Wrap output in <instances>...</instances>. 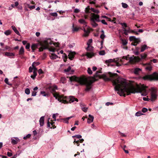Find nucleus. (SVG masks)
Here are the masks:
<instances>
[{"label":"nucleus","instance_id":"49","mask_svg":"<svg viewBox=\"0 0 158 158\" xmlns=\"http://www.w3.org/2000/svg\"><path fill=\"white\" fill-rule=\"evenodd\" d=\"M31 136V135L30 134H28L26 136H25L23 137V139H26L27 138H29Z\"/></svg>","mask_w":158,"mask_h":158},{"label":"nucleus","instance_id":"11","mask_svg":"<svg viewBox=\"0 0 158 158\" xmlns=\"http://www.w3.org/2000/svg\"><path fill=\"white\" fill-rule=\"evenodd\" d=\"M140 42V40L139 38H136L135 40L133 42H132L131 44L132 45L136 46Z\"/></svg>","mask_w":158,"mask_h":158},{"label":"nucleus","instance_id":"36","mask_svg":"<svg viewBox=\"0 0 158 158\" xmlns=\"http://www.w3.org/2000/svg\"><path fill=\"white\" fill-rule=\"evenodd\" d=\"M142 114H143L141 113L140 111L137 112L135 114V115L137 116H139Z\"/></svg>","mask_w":158,"mask_h":158},{"label":"nucleus","instance_id":"55","mask_svg":"<svg viewBox=\"0 0 158 158\" xmlns=\"http://www.w3.org/2000/svg\"><path fill=\"white\" fill-rule=\"evenodd\" d=\"M142 111L143 112L145 113L147 111L148 109H147L144 107V108H143Z\"/></svg>","mask_w":158,"mask_h":158},{"label":"nucleus","instance_id":"2","mask_svg":"<svg viewBox=\"0 0 158 158\" xmlns=\"http://www.w3.org/2000/svg\"><path fill=\"white\" fill-rule=\"evenodd\" d=\"M55 90L54 89H52V91L53 92H54ZM52 94L56 99H57L59 102H62L63 103L68 104L69 103L73 102L75 101L77 102L78 101V100L73 96H64L63 95H60L56 93H52Z\"/></svg>","mask_w":158,"mask_h":158},{"label":"nucleus","instance_id":"61","mask_svg":"<svg viewBox=\"0 0 158 158\" xmlns=\"http://www.w3.org/2000/svg\"><path fill=\"white\" fill-rule=\"evenodd\" d=\"M101 22L102 23L105 24V25H107V23L105 21V20L104 19L102 20L101 21Z\"/></svg>","mask_w":158,"mask_h":158},{"label":"nucleus","instance_id":"58","mask_svg":"<svg viewBox=\"0 0 158 158\" xmlns=\"http://www.w3.org/2000/svg\"><path fill=\"white\" fill-rule=\"evenodd\" d=\"M123 31H124V33L126 35H128V32H127L128 31H127V30L125 29L124 30H123Z\"/></svg>","mask_w":158,"mask_h":158},{"label":"nucleus","instance_id":"62","mask_svg":"<svg viewBox=\"0 0 158 158\" xmlns=\"http://www.w3.org/2000/svg\"><path fill=\"white\" fill-rule=\"evenodd\" d=\"M32 70H33V67L32 66H30L29 69V72L30 73L32 72Z\"/></svg>","mask_w":158,"mask_h":158},{"label":"nucleus","instance_id":"63","mask_svg":"<svg viewBox=\"0 0 158 158\" xmlns=\"http://www.w3.org/2000/svg\"><path fill=\"white\" fill-rule=\"evenodd\" d=\"M24 7H26L27 8V7H29V6H30V5L29 4H28L26 3H25L24 4Z\"/></svg>","mask_w":158,"mask_h":158},{"label":"nucleus","instance_id":"17","mask_svg":"<svg viewBox=\"0 0 158 158\" xmlns=\"http://www.w3.org/2000/svg\"><path fill=\"white\" fill-rule=\"evenodd\" d=\"M50 56V58L53 60L55 59L58 57V56L54 53H52Z\"/></svg>","mask_w":158,"mask_h":158},{"label":"nucleus","instance_id":"20","mask_svg":"<svg viewBox=\"0 0 158 158\" xmlns=\"http://www.w3.org/2000/svg\"><path fill=\"white\" fill-rule=\"evenodd\" d=\"M86 56L88 58H91L94 56V54L93 53L87 52Z\"/></svg>","mask_w":158,"mask_h":158},{"label":"nucleus","instance_id":"10","mask_svg":"<svg viewBox=\"0 0 158 158\" xmlns=\"http://www.w3.org/2000/svg\"><path fill=\"white\" fill-rule=\"evenodd\" d=\"M94 117L92 115L89 114V118L87 120V123H90L92 122L94 120Z\"/></svg>","mask_w":158,"mask_h":158},{"label":"nucleus","instance_id":"47","mask_svg":"<svg viewBox=\"0 0 158 158\" xmlns=\"http://www.w3.org/2000/svg\"><path fill=\"white\" fill-rule=\"evenodd\" d=\"M129 33H134L136 35H138L139 33L137 31H135L134 30H130Z\"/></svg>","mask_w":158,"mask_h":158},{"label":"nucleus","instance_id":"28","mask_svg":"<svg viewBox=\"0 0 158 158\" xmlns=\"http://www.w3.org/2000/svg\"><path fill=\"white\" fill-rule=\"evenodd\" d=\"M40 94H41L44 96H48V94H46L45 92L44 91H41L40 92Z\"/></svg>","mask_w":158,"mask_h":158},{"label":"nucleus","instance_id":"32","mask_svg":"<svg viewBox=\"0 0 158 158\" xmlns=\"http://www.w3.org/2000/svg\"><path fill=\"white\" fill-rule=\"evenodd\" d=\"M37 75V73L35 72H33V74L31 76V77L33 79H34Z\"/></svg>","mask_w":158,"mask_h":158},{"label":"nucleus","instance_id":"12","mask_svg":"<svg viewBox=\"0 0 158 158\" xmlns=\"http://www.w3.org/2000/svg\"><path fill=\"white\" fill-rule=\"evenodd\" d=\"M15 139L12 138L11 139V143L13 144H17L18 142L19 141V140L18 138L15 137Z\"/></svg>","mask_w":158,"mask_h":158},{"label":"nucleus","instance_id":"24","mask_svg":"<svg viewBox=\"0 0 158 158\" xmlns=\"http://www.w3.org/2000/svg\"><path fill=\"white\" fill-rule=\"evenodd\" d=\"M4 33L5 35L7 36L10 35L11 33V31L10 30H8L5 31Z\"/></svg>","mask_w":158,"mask_h":158},{"label":"nucleus","instance_id":"41","mask_svg":"<svg viewBox=\"0 0 158 158\" xmlns=\"http://www.w3.org/2000/svg\"><path fill=\"white\" fill-rule=\"evenodd\" d=\"M147 57V55L146 54H143L141 55V57L142 59H144Z\"/></svg>","mask_w":158,"mask_h":158},{"label":"nucleus","instance_id":"15","mask_svg":"<svg viewBox=\"0 0 158 158\" xmlns=\"http://www.w3.org/2000/svg\"><path fill=\"white\" fill-rule=\"evenodd\" d=\"M75 52H71L69 55V58L70 60H72L74 57V55L75 54Z\"/></svg>","mask_w":158,"mask_h":158},{"label":"nucleus","instance_id":"64","mask_svg":"<svg viewBox=\"0 0 158 158\" xmlns=\"http://www.w3.org/2000/svg\"><path fill=\"white\" fill-rule=\"evenodd\" d=\"M35 8V6L34 5L32 6H29V8L31 10H32L34 9Z\"/></svg>","mask_w":158,"mask_h":158},{"label":"nucleus","instance_id":"9","mask_svg":"<svg viewBox=\"0 0 158 158\" xmlns=\"http://www.w3.org/2000/svg\"><path fill=\"white\" fill-rule=\"evenodd\" d=\"M114 62L115 63L116 66H120L121 64H119L117 62V60H115L114 59H110L108 60H106V63L107 64L109 63H110Z\"/></svg>","mask_w":158,"mask_h":158},{"label":"nucleus","instance_id":"23","mask_svg":"<svg viewBox=\"0 0 158 158\" xmlns=\"http://www.w3.org/2000/svg\"><path fill=\"white\" fill-rule=\"evenodd\" d=\"M121 40L122 41V44L123 45H125L127 44V42L126 40H124L121 38Z\"/></svg>","mask_w":158,"mask_h":158},{"label":"nucleus","instance_id":"8","mask_svg":"<svg viewBox=\"0 0 158 158\" xmlns=\"http://www.w3.org/2000/svg\"><path fill=\"white\" fill-rule=\"evenodd\" d=\"M91 16V21H94L100 22L99 16L98 15H96L94 13H92Z\"/></svg>","mask_w":158,"mask_h":158},{"label":"nucleus","instance_id":"19","mask_svg":"<svg viewBox=\"0 0 158 158\" xmlns=\"http://www.w3.org/2000/svg\"><path fill=\"white\" fill-rule=\"evenodd\" d=\"M5 55L6 56H15V54L12 52H6L5 53Z\"/></svg>","mask_w":158,"mask_h":158},{"label":"nucleus","instance_id":"50","mask_svg":"<svg viewBox=\"0 0 158 158\" xmlns=\"http://www.w3.org/2000/svg\"><path fill=\"white\" fill-rule=\"evenodd\" d=\"M91 10L92 11L94 12L97 13H98L99 12V11L97 10H95L93 8H91Z\"/></svg>","mask_w":158,"mask_h":158},{"label":"nucleus","instance_id":"1","mask_svg":"<svg viewBox=\"0 0 158 158\" xmlns=\"http://www.w3.org/2000/svg\"><path fill=\"white\" fill-rule=\"evenodd\" d=\"M101 73L100 72L97 71L95 74L94 75L93 78V81L89 82L88 79L85 76H82L80 77H77L75 76H73L69 77V80L71 81H76L78 82L81 85H85L86 88L85 89L86 91H88L91 88V83L98 79L96 78H102L105 81H112L113 85H115L114 89L118 91V94L120 96H126V94L129 95L131 93H135L137 92H142L141 95L145 96L147 94V91L146 89L147 87L144 85L138 87V89H135V87L127 83L126 80L123 78L118 77L116 79L117 76V73H112L109 72L107 74H103L101 75L99 74Z\"/></svg>","mask_w":158,"mask_h":158},{"label":"nucleus","instance_id":"43","mask_svg":"<svg viewBox=\"0 0 158 158\" xmlns=\"http://www.w3.org/2000/svg\"><path fill=\"white\" fill-rule=\"evenodd\" d=\"M81 109L84 112H86L87 111L88 108L84 107H81Z\"/></svg>","mask_w":158,"mask_h":158},{"label":"nucleus","instance_id":"3","mask_svg":"<svg viewBox=\"0 0 158 158\" xmlns=\"http://www.w3.org/2000/svg\"><path fill=\"white\" fill-rule=\"evenodd\" d=\"M53 44L50 39H48L44 41V44L41 45V47L39 48L40 52L42 51L44 49H48L50 51L54 52L55 48H49V45H51Z\"/></svg>","mask_w":158,"mask_h":158},{"label":"nucleus","instance_id":"18","mask_svg":"<svg viewBox=\"0 0 158 158\" xmlns=\"http://www.w3.org/2000/svg\"><path fill=\"white\" fill-rule=\"evenodd\" d=\"M80 29L79 27H74V24L73 25L72 31L73 32L77 31Z\"/></svg>","mask_w":158,"mask_h":158},{"label":"nucleus","instance_id":"37","mask_svg":"<svg viewBox=\"0 0 158 158\" xmlns=\"http://www.w3.org/2000/svg\"><path fill=\"white\" fill-rule=\"evenodd\" d=\"M63 57L64 58V62H66L67 58V55L65 54H64L63 55Z\"/></svg>","mask_w":158,"mask_h":158},{"label":"nucleus","instance_id":"27","mask_svg":"<svg viewBox=\"0 0 158 158\" xmlns=\"http://www.w3.org/2000/svg\"><path fill=\"white\" fill-rule=\"evenodd\" d=\"M145 69L147 70L150 71L152 70V67L150 65H148L145 67Z\"/></svg>","mask_w":158,"mask_h":158},{"label":"nucleus","instance_id":"7","mask_svg":"<svg viewBox=\"0 0 158 158\" xmlns=\"http://www.w3.org/2000/svg\"><path fill=\"white\" fill-rule=\"evenodd\" d=\"M151 96V99L152 101H154L157 98V95L156 94V90L153 88H152Z\"/></svg>","mask_w":158,"mask_h":158},{"label":"nucleus","instance_id":"45","mask_svg":"<svg viewBox=\"0 0 158 158\" xmlns=\"http://www.w3.org/2000/svg\"><path fill=\"white\" fill-rule=\"evenodd\" d=\"M92 39H90L88 41L87 43V44L88 46H90V44L92 43Z\"/></svg>","mask_w":158,"mask_h":158},{"label":"nucleus","instance_id":"51","mask_svg":"<svg viewBox=\"0 0 158 158\" xmlns=\"http://www.w3.org/2000/svg\"><path fill=\"white\" fill-rule=\"evenodd\" d=\"M120 24H121L122 26L124 27H127V24L124 23H120Z\"/></svg>","mask_w":158,"mask_h":158},{"label":"nucleus","instance_id":"53","mask_svg":"<svg viewBox=\"0 0 158 158\" xmlns=\"http://www.w3.org/2000/svg\"><path fill=\"white\" fill-rule=\"evenodd\" d=\"M80 10H79V9L76 8L74 10V12L75 13H79L80 12Z\"/></svg>","mask_w":158,"mask_h":158},{"label":"nucleus","instance_id":"14","mask_svg":"<svg viewBox=\"0 0 158 158\" xmlns=\"http://www.w3.org/2000/svg\"><path fill=\"white\" fill-rule=\"evenodd\" d=\"M40 125V126H42L44 124V116L41 117L39 121Z\"/></svg>","mask_w":158,"mask_h":158},{"label":"nucleus","instance_id":"56","mask_svg":"<svg viewBox=\"0 0 158 158\" xmlns=\"http://www.w3.org/2000/svg\"><path fill=\"white\" fill-rule=\"evenodd\" d=\"M4 81L8 85H11L10 84H9L8 82V80L7 78H6L5 79Z\"/></svg>","mask_w":158,"mask_h":158},{"label":"nucleus","instance_id":"48","mask_svg":"<svg viewBox=\"0 0 158 158\" xmlns=\"http://www.w3.org/2000/svg\"><path fill=\"white\" fill-rule=\"evenodd\" d=\"M50 15L56 17L57 16V14L56 12H53L50 13Z\"/></svg>","mask_w":158,"mask_h":158},{"label":"nucleus","instance_id":"4","mask_svg":"<svg viewBox=\"0 0 158 158\" xmlns=\"http://www.w3.org/2000/svg\"><path fill=\"white\" fill-rule=\"evenodd\" d=\"M78 22L80 23L85 25V27H83V31H84V33L83 36L85 37L87 36L90 33V29L87 26L86 22L84 19H82L79 20Z\"/></svg>","mask_w":158,"mask_h":158},{"label":"nucleus","instance_id":"60","mask_svg":"<svg viewBox=\"0 0 158 158\" xmlns=\"http://www.w3.org/2000/svg\"><path fill=\"white\" fill-rule=\"evenodd\" d=\"M30 47V44L29 43L27 44L25 47L26 48V49H29Z\"/></svg>","mask_w":158,"mask_h":158},{"label":"nucleus","instance_id":"29","mask_svg":"<svg viewBox=\"0 0 158 158\" xmlns=\"http://www.w3.org/2000/svg\"><path fill=\"white\" fill-rule=\"evenodd\" d=\"M60 81L62 83H64L66 82V79L64 77H61L60 80Z\"/></svg>","mask_w":158,"mask_h":158},{"label":"nucleus","instance_id":"34","mask_svg":"<svg viewBox=\"0 0 158 158\" xmlns=\"http://www.w3.org/2000/svg\"><path fill=\"white\" fill-rule=\"evenodd\" d=\"M25 92L26 94L27 95H29L30 93V90L28 88H26L25 90Z\"/></svg>","mask_w":158,"mask_h":158},{"label":"nucleus","instance_id":"16","mask_svg":"<svg viewBox=\"0 0 158 158\" xmlns=\"http://www.w3.org/2000/svg\"><path fill=\"white\" fill-rule=\"evenodd\" d=\"M11 28L16 34L18 35H20L19 31L17 30L15 26H11Z\"/></svg>","mask_w":158,"mask_h":158},{"label":"nucleus","instance_id":"39","mask_svg":"<svg viewBox=\"0 0 158 158\" xmlns=\"http://www.w3.org/2000/svg\"><path fill=\"white\" fill-rule=\"evenodd\" d=\"M135 37L134 36H131L129 37V40L131 41H132L135 40Z\"/></svg>","mask_w":158,"mask_h":158},{"label":"nucleus","instance_id":"25","mask_svg":"<svg viewBox=\"0 0 158 158\" xmlns=\"http://www.w3.org/2000/svg\"><path fill=\"white\" fill-rule=\"evenodd\" d=\"M147 47V46L146 45H143L142 46L140 52H143L144 51V50L146 49Z\"/></svg>","mask_w":158,"mask_h":158},{"label":"nucleus","instance_id":"46","mask_svg":"<svg viewBox=\"0 0 158 158\" xmlns=\"http://www.w3.org/2000/svg\"><path fill=\"white\" fill-rule=\"evenodd\" d=\"M93 47L92 46H88V47L86 49L87 51H91L92 50Z\"/></svg>","mask_w":158,"mask_h":158},{"label":"nucleus","instance_id":"42","mask_svg":"<svg viewBox=\"0 0 158 158\" xmlns=\"http://www.w3.org/2000/svg\"><path fill=\"white\" fill-rule=\"evenodd\" d=\"M122 5L123 7L124 8H126L128 6V5L125 3H122Z\"/></svg>","mask_w":158,"mask_h":158},{"label":"nucleus","instance_id":"22","mask_svg":"<svg viewBox=\"0 0 158 158\" xmlns=\"http://www.w3.org/2000/svg\"><path fill=\"white\" fill-rule=\"evenodd\" d=\"M37 48V45L35 44H33L31 46V48L33 52H34L35 49Z\"/></svg>","mask_w":158,"mask_h":158},{"label":"nucleus","instance_id":"6","mask_svg":"<svg viewBox=\"0 0 158 158\" xmlns=\"http://www.w3.org/2000/svg\"><path fill=\"white\" fill-rule=\"evenodd\" d=\"M123 58L127 60H129V61L131 63L137 62L139 60V58L136 56H133L132 57H129L126 56H124Z\"/></svg>","mask_w":158,"mask_h":158},{"label":"nucleus","instance_id":"38","mask_svg":"<svg viewBox=\"0 0 158 158\" xmlns=\"http://www.w3.org/2000/svg\"><path fill=\"white\" fill-rule=\"evenodd\" d=\"M72 117H68L66 118H64V121L66 123H68V120H69V119L70 118H71Z\"/></svg>","mask_w":158,"mask_h":158},{"label":"nucleus","instance_id":"21","mask_svg":"<svg viewBox=\"0 0 158 158\" xmlns=\"http://www.w3.org/2000/svg\"><path fill=\"white\" fill-rule=\"evenodd\" d=\"M24 53V49L23 47H21L19 51V54L20 55H23Z\"/></svg>","mask_w":158,"mask_h":158},{"label":"nucleus","instance_id":"26","mask_svg":"<svg viewBox=\"0 0 158 158\" xmlns=\"http://www.w3.org/2000/svg\"><path fill=\"white\" fill-rule=\"evenodd\" d=\"M90 8L89 7V6H88L87 7H86L85 8V12L86 14L90 13Z\"/></svg>","mask_w":158,"mask_h":158},{"label":"nucleus","instance_id":"13","mask_svg":"<svg viewBox=\"0 0 158 158\" xmlns=\"http://www.w3.org/2000/svg\"><path fill=\"white\" fill-rule=\"evenodd\" d=\"M141 69L139 68H135L134 69L133 73L135 75H138L139 73L141 71Z\"/></svg>","mask_w":158,"mask_h":158},{"label":"nucleus","instance_id":"30","mask_svg":"<svg viewBox=\"0 0 158 158\" xmlns=\"http://www.w3.org/2000/svg\"><path fill=\"white\" fill-rule=\"evenodd\" d=\"M102 34L101 35L100 38L101 39H102L103 40L105 37V35H104V31L102 30Z\"/></svg>","mask_w":158,"mask_h":158},{"label":"nucleus","instance_id":"57","mask_svg":"<svg viewBox=\"0 0 158 158\" xmlns=\"http://www.w3.org/2000/svg\"><path fill=\"white\" fill-rule=\"evenodd\" d=\"M33 67V69L34 70L33 72H35V73H37V69L36 68L35 66H32Z\"/></svg>","mask_w":158,"mask_h":158},{"label":"nucleus","instance_id":"54","mask_svg":"<svg viewBox=\"0 0 158 158\" xmlns=\"http://www.w3.org/2000/svg\"><path fill=\"white\" fill-rule=\"evenodd\" d=\"M73 137H76L77 138L80 139L81 138V136L80 135H78L73 136Z\"/></svg>","mask_w":158,"mask_h":158},{"label":"nucleus","instance_id":"33","mask_svg":"<svg viewBox=\"0 0 158 158\" xmlns=\"http://www.w3.org/2000/svg\"><path fill=\"white\" fill-rule=\"evenodd\" d=\"M71 69V67L70 66H69L67 69L64 70V72L66 73H67L70 72Z\"/></svg>","mask_w":158,"mask_h":158},{"label":"nucleus","instance_id":"52","mask_svg":"<svg viewBox=\"0 0 158 158\" xmlns=\"http://www.w3.org/2000/svg\"><path fill=\"white\" fill-rule=\"evenodd\" d=\"M36 93L37 92L36 91H34L32 92L31 94V96H35L36 95Z\"/></svg>","mask_w":158,"mask_h":158},{"label":"nucleus","instance_id":"59","mask_svg":"<svg viewBox=\"0 0 158 158\" xmlns=\"http://www.w3.org/2000/svg\"><path fill=\"white\" fill-rule=\"evenodd\" d=\"M39 74L40 75L43 73V71L41 69H39L38 71Z\"/></svg>","mask_w":158,"mask_h":158},{"label":"nucleus","instance_id":"31","mask_svg":"<svg viewBox=\"0 0 158 158\" xmlns=\"http://www.w3.org/2000/svg\"><path fill=\"white\" fill-rule=\"evenodd\" d=\"M91 24H92V26L94 27H95L98 26V24L97 23H96L95 22V21H91Z\"/></svg>","mask_w":158,"mask_h":158},{"label":"nucleus","instance_id":"40","mask_svg":"<svg viewBox=\"0 0 158 158\" xmlns=\"http://www.w3.org/2000/svg\"><path fill=\"white\" fill-rule=\"evenodd\" d=\"M87 72L89 74H91L92 73V71L91 70L90 68H88L87 69Z\"/></svg>","mask_w":158,"mask_h":158},{"label":"nucleus","instance_id":"35","mask_svg":"<svg viewBox=\"0 0 158 158\" xmlns=\"http://www.w3.org/2000/svg\"><path fill=\"white\" fill-rule=\"evenodd\" d=\"M40 63L39 62H34L32 64V66H36L40 64Z\"/></svg>","mask_w":158,"mask_h":158},{"label":"nucleus","instance_id":"44","mask_svg":"<svg viewBox=\"0 0 158 158\" xmlns=\"http://www.w3.org/2000/svg\"><path fill=\"white\" fill-rule=\"evenodd\" d=\"M99 53L100 55H104L105 54V52L104 50H102L99 52Z\"/></svg>","mask_w":158,"mask_h":158},{"label":"nucleus","instance_id":"5","mask_svg":"<svg viewBox=\"0 0 158 158\" xmlns=\"http://www.w3.org/2000/svg\"><path fill=\"white\" fill-rule=\"evenodd\" d=\"M144 80H158V73L155 72L150 75H146L143 77Z\"/></svg>","mask_w":158,"mask_h":158}]
</instances>
